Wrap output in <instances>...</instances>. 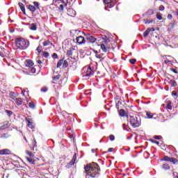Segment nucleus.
Instances as JSON below:
<instances>
[{"label":"nucleus","mask_w":178,"mask_h":178,"mask_svg":"<svg viewBox=\"0 0 178 178\" xmlns=\"http://www.w3.org/2000/svg\"><path fill=\"white\" fill-rule=\"evenodd\" d=\"M86 178L98 177L99 175V166L97 163L88 164L85 168Z\"/></svg>","instance_id":"f257e3e1"},{"label":"nucleus","mask_w":178,"mask_h":178,"mask_svg":"<svg viewBox=\"0 0 178 178\" xmlns=\"http://www.w3.org/2000/svg\"><path fill=\"white\" fill-rule=\"evenodd\" d=\"M99 41V45L100 46V48L103 52H108V50L109 49V47H108V44H109L110 40L106 35L102 36V38L98 40Z\"/></svg>","instance_id":"f03ea898"},{"label":"nucleus","mask_w":178,"mask_h":178,"mask_svg":"<svg viewBox=\"0 0 178 178\" xmlns=\"http://www.w3.org/2000/svg\"><path fill=\"white\" fill-rule=\"evenodd\" d=\"M16 45L18 49H26L29 48V42H26L23 38H19L16 40Z\"/></svg>","instance_id":"7ed1b4c3"},{"label":"nucleus","mask_w":178,"mask_h":178,"mask_svg":"<svg viewBox=\"0 0 178 178\" xmlns=\"http://www.w3.org/2000/svg\"><path fill=\"white\" fill-rule=\"evenodd\" d=\"M129 120L132 127L136 128L141 126V118L140 117L130 115Z\"/></svg>","instance_id":"20e7f679"},{"label":"nucleus","mask_w":178,"mask_h":178,"mask_svg":"<svg viewBox=\"0 0 178 178\" xmlns=\"http://www.w3.org/2000/svg\"><path fill=\"white\" fill-rule=\"evenodd\" d=\"M82 77H92L94 76V70L90 66H86L82 69Z\"/></svg>","instance_id":"39448f33"},{"label":"nucleus","mask_w":178,"mask_h":178,"mask_svg":"<svg viewBox=\"0 0 178 178\" xmlns=\"http://www.w3.org/2000/svg\"><path fill=\"white\" fill-rule=\"evenodd\" d=\"M77 159V156L76 155V154H74L72 159L71 160V161L70 163H68L65 168H67V169H70V168H72V165H74V163H76V160Z\"/></svg>","instance_id":"423d86ee"},{"label":"nucleus","mask_w":178,"mask_h":178,"mask_svg":"<svg viewBox=\"0 0 178 178\" xmlns=\"http://www.w3.org/2000/svg\"><path fill=\"white\" fill-rule=\"evenodd\" d=\"M104 2L108 8H113L116 5V0H104Z\"/></svg>","instance_id":"0eeeda50"},{"label":"nucleus","mask_w":178,"mask_h":178,"mask_svg":"<svg viewBox=\"0 0 178 178\" xmlns=\"http://www.w3.org/2000/svg\"><path fill=\"white\" fill-rule=\"evenodd\" d=\"M86 38L88 42H90V44H94V42L97 41V38L91 35H86Z\"/></svg>","instance_id":"6e6552de"},{"label":"nucleus","mask_w":178,"mask_h":178,"mask_svg":"<svg viewBox=\"0 0 178 178\" xmlns=\"http://www.w3.org/2000/svg\"><path fill=\"white\" fill-rule=\"evenodd\" d=\"M76 40L79 45H83V44H86V38L83 36H79Z\"/></svg>","instance_id":"1a4fd4ad"},{"label":"nucleus","mask_w":178,"mask_h":178,"mask_svg":"<svg viewBox=\"0 0 178 178\" xmlns=\"http://www.w3.org/2000/svg\"><path fill=\"white\" fill-rule=\"evenodd\" d=\"M67 13L70 15V16H72V17H74V16H76V10L72 8H70L67 10Z\"/></svg>","instance_id":"9d476101"},{"label":"nucleus","mask_w":178,"mask_h":178,"mask_svg":"<svg viewBox=\"0 0 178 178\" xmlns=\"http://www.w3.org/2000/svg\"><path fill=\"white\" fill-rule=\"evenodd\" d=\"M26 122L28 123V127L30 128V129H34V125L33 124V121L31 120V118H26Z\"/></svg>","instance_id":"9b49d317"},{"label":"nucleus","mask_w":178,"mask_h":178,"mask_svg":"<svg viewBox=\"0 0 178 178\" xmlns=\"http://www.w3.org/2000/svg\"><path fill=\"white\" fill-rule=\"evenodd\" d=\"M10 154V151L8 149H3L0 150V155H8Z\"/></svg>","instance_id":"f8f14e48"},{"label":"nucleus","mask_w":178,"mask_h":178,"mask_svg":"<svg viewBox=\"0 0 178 178\" xmlns=\"http://www.w3.org/2000/svg\"><path fill=\"white\" fill-rule=\"evenodd\" d=\"M15 101L18 106H22V105H23V99H22V98H17Z\"/></svg>","instance_id":"ddd939ff"},{"label":"nucleus","mask_w":178,"mask_h":178,"mask_svg":"<svg viewBox=\"0 0 178 178\" xmlns=\"http://www.w3.org/2000/svg\"><path fill=\"white\" fill-rule=\"evenodd\" d=\"M9 95L11 99L16 101V99H17L16 97H17V94H16L15 92H10Z\"/></svg>","instance_id":"4468645a"},{"label":"nucleus","mask_w":178,"mask_h":178,"mask_svg":"<svg viewBox=\"0 0 178 178\" xmlns=\"http://www.w3.org/2000/svg\"><path fill=\"white\" fill-rule=\"evenodd\" d=\"M25 65L27 66V67H31V66L34 65V63L31 60H26Z\"/></svg>","instance_id":"2eb2a0df"},{"label":"nucleus","mask_w":178,"mask_h":178,"mask_svg":"<svg viewBox=\"0 0 178 178\" xmlns=\"http://www.w3.org/2000/svg\"><path fill=\"white\" fill-rule=\"evenodd\" d=\"M8 127L9 123L6 122L0 127V130H5V129H8Z\"/></svg>","instance_id":"dca6fc26"},{"label":"nucleus","mask_w":178,"mask_h":178,"mask_svg":"<svg viewBox=\"0 0 178 178\" xmlns=\"http://www.w3.org/2000/svg\"><path fill=\"white\" fill-rule=\"evenodd\" d=\"M19 6L24 15H26V8L24 7V4H23V3H19Z\"/></svg>","instance_id":"f3484780"},{"label":"nucleus","mask_w":178,"mask_h":178,"mask_svg":"<svg viewBox=\"0 0 178 178\" xmlns=\"http://www.w3.org/2000/svg\"><path fill=\"white\" fill-rule=\"evenodd\" d=\"M30 30L32 31H35L37 30V24L33 23L29 26Z\"/></svg>","instance_id":"a211bd4d"},{"label":"nucleus","mask_w":178,"mask_h":178,"mask_svg":"<svg viewBox=\"0 0 178 178\" xmlns=\"http://www.w3.org/2000/svg\"><path fill=\"white\" fill-rule=\"evenodd\" d=\"M28 9L30 10V12L34 13L35 10H37V8L35 6L30 4L28 7Z\"/></svg>","instance_id":"6ab92c4d"},{"label":"nucleus","mask_w":178,"mask_h":178,"mask_svg":"<svg viewBox=\"0 0 178 178\" xmlns=\"http://www.w3.org/2000/svg\"><path fill=\"white\" fill-rule=\"evenodd\" d=\"M26 160L28 161V162H29V163H31L32 165H34V163H35V160H34V159L31 157H26Z\"/></svg>","instance_id":"aec40b11"},{"label":"nucleus","mask_w":178,"mask_h":178,"mask_svg":"<svg viewBox=\"0 0 178 178\" xmlns=\"http://www.w3.org/2000/svg\"><path fill=\"white\" fill-rule=\"evenodd\" d=\"M166 109H168L169 111H172V102L170 101L167 102Z\"/></svg>","instance_id":"412c9836"},{"label":"nucleus","mask_w":178,"mask_h":178,"mask_svg":"<svg viewBox=\"0 0 178 178\" xmlns=\"http://www.w3.org/2000/svg\"><path fill=\"white\" fill-rule=\"evenodd\" d=\"M163 169H164V170H169V169H170V165L168 163H165L163 165Z\"/></svg>","instance_id":"4be33fe9"},{"label":"nucleus","mask_w":178,"mask_h":178,"mask_svg":"<svg viewBox=\"0 0 178 178\" xmlns=\"http://www.w3.org/2000/svg\"><path fill=\"white\" fill-rule=\"evenodd\" d=\"M146 115L147 119H152V118H154V114H152L151 112H147Z\"/></svg>","instance_id":"5701e85b"},{"label":"nucleus","mask_w":178,"mask_h":178,"mask_svg":"<svg viewBox=\"0 0 178 178\" xmlns=\"http://www.w3.org/2000/svg\"><path fill=\"white\" fill-rule=\"evenodd\" d=\"M170 157L165 156L163 159H161V161H165V162H170Z\"/></svg>","instance_id":"b1692460"},{"label":"nucleus","mask_w":178,"mask_h":178,"mask_svg":"<svg viewBox=\"0 0 178 178\" xmlns=\"http://www.w3.org/2000/svg\"><path fill=\"white\" fill-rule=\"evenodd\" d=\"M147 16H152L154 15V10H148L146 13Z\"/></svg>","instance_id":"393cba45"},{"label":"nucleus","mask_w":178,"mask_h":178,"mask_svg":"<svg viewBox=\"0 0 178 178\" xmlns=\"http://www.w3.org/2000/svg\"><path fill=\"white\" fill-rule=\"evenodd\" d=\"M149 33H151V29H147L144 33H143V37H147Z\"/></svg>","instance_id":"a878e982"},{"label":"nucleus","mask_w":178,"mask_h":178,"mask_svg":"<svg viewBox=\"0 0 178 178\" xmlns=\"http://www.w3.org/2000/svg\"><path fill=\"white\" fill-rule=\"evenodd\" d=\"M5 113L8 115V116H9V118L13 115V112H12V111L6 110Z\"/></svg>","instance_id":"bb28decb"},{"label":"nucleus","mask_w":178,"mask_h":178,"mask_svg":"<svg viewBox=\"0 0 178 178\" xmlns=\"http://www.w3.org/2000/svg\"><path fill=\"white\" fill-rule=\"evenodd\" d=\"M52 44V43H51L50 42H49V40H47V41H44V42H43V46L44 47H48V45H51Z\"/></svg>","instance_id":"cd10ccee"},{"label":"nucleus","mask_w":178,"mask_h":178,"mask_svg":"<svg viewBox=\"0 0 178 178\" xmlns=\"http://www.w3.org/2000/svg\"><path fill=\"white\" fill-rule=\"evenodd\" d=\"M33 5H34L35 8H36V10L40 9V3H38L37 1H34Z\"/></svg>","instance_id":"c85d7f7f"},{"label":"nucleus","mask_w":178,"mask_h":178,"mask_svg":"<svg viewBox=\"0 0 178 178\" xmlns=\"http://www.w3.org/2000/svg\"><path fill=\"white\" fill-rule=\"evenodd\" d=\"M170 162H172V163L174 165H176V163H177L178 161L176 158H171Z\"/></svg>","instance_id":"c756f323"},{"label":"nucleus","mask_w":178,"mask_h":178,"mask_svg":"<svg viewBox=\"0 0 178 178\" xmlns=\"http://www.w3.org/2000/svg\"><path fill=\"white\" fill-rule=\"evenodd\" d=\"M126 115V111H124V110L121 109L120 110V115H121L122 117L125 116Z\"/></svg>","instance_id":"7c9ffc66"},{"label":"nucleus","mask_w":178,"mask_h":178,"mask_svg":"<svg viewBox=\"0 0 178 178\" xmlns=\"http://www.w3.org/2000/svg\"><path fill=\"white\" fill-rule=\"evenodd\" d=\"M136 62H137V60L136 58H131L129 60V63H131V65H136Z\"/></svg>","instance_id":"2f4dec72"},{"label":"nucleus","mask_w":178,"mask_h":178,"mask_svg":"<svg viewBox=\"0 0 178 178\" xmlns=\"http://www.w3.org/2000/svg\"><path fill=\"white\" fill-rule=\"evenodd\" d=\"M69 65V63H67V61L65 60H64L63 63V67H64V69H66V67Z\"/></svg>","instance_id":"473e14b6"},{"label":"nucleus","mask_w":178,"mask_h":178,"mask_svg":"<svg viewBox=\"0 0 178 178\" xmlns=\"http://www.w3.org/2000/svg\"><path fill=\"white\" fill-rule=\"evenodd\" d=\"M63 63V60L61 59L57 63V67H60Z\"/></svg>","instance_id":"72a5a7b5"},{"label":"nucleus","mask_w":178,"mask_h":178,"mask_svg":"<svg viewBox=\"0 0 178 178\" xmlns=\"http://www.w3.org/2000/svg\"><path fill=\"white\" fill-rule=\"evenodd\" d=\"M60 78V75H56V76H53V80L54 81H56L59 80Z\"/></svg>","instance_id":"f704fd0d"},{"label":"nucleus","mask_w":178,"mask_h":178,"mask_svg":"<svg viewBox=\"0 0 178 178\" xmlns=\"http://www.w3.org/2000/svg\"><path fill=\"white\" fill-rule=\"evenodd\" d=\"M60 3L63 4L64 6H67V0H61V1H60Z\"/></svg>","instance_id":"c9c22d12"},{"label":"nucleus","mask_w":178,"mask_h":178,"mask_svg":"<svg viewBox=\"0 0 178 178\" xmlns=\"http://www.w3.org/2000/svg\"><path fill=\"white\" fill-rule=\"evenodd\" d=\"M170 84L172 86H173L174 87H176V86H177V82H176V81L171 80L170 81Z\"/></svg>","instance_id":"e433bc0d"},{"label":"nucleus","mask_w":178,"mask_h":178,"mask_svg":"<svg viewBox=\"0 0 178 178\" xmlns=\"http://www.w3.org/2000/svg\"><path fill=\"white\" fill-rule=\"evenodd\" d=\"M67 55H68V56H72V55H73V51L72 49L67 50Z\"/></svg>","instance_id":"4c0bfd02"},{"label":"nucleus","mask_w":178,"mask_h":178,"mask_svg":"<svg viewBox=\"0 0 178 178\" xmlns=\"http://www.w3.org/2000/svg\"><path fill=\"white\" fill-rule=\"evenodd\" d=\"M123 130H127V131H129V127L126 125V124H122Z\"/></svg>","instance_id":"58836bf2"},{"label":"nucleus","mask_w":178,"mask_h":178,"mask_svg":"<svg viewBox=\"0 0 178 178\" xmlns=\"http://www.w3.org/2000/svg\"><path fill=\"white\" fill-rule=\"evenodd\" d=\"M43 56L44 58H48V56H49V53H48L47 51H44Z\"/></svg>","instance_id":"ea45409f"},{"label":"nucleus","mask_w":178,"mask_h":178,"mask_svg":"<svg viewBox=\"0 0 178 178\" xmlns=\"http://www.w3.org/2000/svg\"><path fill=\"white\" fill-rule=\"evenodd\" d=\"M157 19L159 20H162V15L161 14V13H157Z\"/></svg>","instance_id":"a19ab883"},{"label":"nucleus","mask_w":178,"mask_h":178,"mask_svg":"<svg viewBox=\"0 0 178 178\" xmlns=\"http://www.w3.org/2000/svg\"><path fill=\"white\" fill-rule=\"evenodd\" d=\"M29 108H35V104H34V102H31L29 103Z\"/></svg>","instance_id":"79ce46f5"},{"label":"nucleus","mask_w":178,"mask_h":178,"mask_svg":"<svg viewBox=\"0 0 178 178\" xmlns=\"http://www.w3.org/2000/svg\"><path fill=\"white\" fill-rule=\"evenodd\" d=\"M109 140H110L111 141H115V136H113V135H110V136H109Z\"/></svg>","instance_id":"37998d69"},{"label":"nucleus","mask_w":178,"mask_h":178,"mask_svg":"<svg viewBox=\"0 0 178 178\" xmlns=\"http://www.w3.org/2000/svg\"><path fill=\"white\" fill-rule=\"evenodd\" d=\"M53 59H58V54L56 53H54L52 54Z\"/></svg>","instance_id":"c03bdc74"},{"label":"nucleus","mask_w":178,"mask_h":178,"mask_svg":"<svg viewBox=\"0 0 178 178\" xmlns=\"http://www.w3.org/2000/svg\"><path fill=\"white\" fill-rule=\"evenodd\" d=\"M152 143H154V144H157V145H159V141H156L154 139H151Z\"/></svg>","instance_id":"a18cd8bd"},{"label":"nucleus","mask_w":178,"mask_h":178,"mask_svg":"<svg viewBox=\"0 0 178 178\" xmlns=\"http://www.w3.org/2000/svg\"><path fill=\"white\" fill-rule=\"evenodd\" d=\"M42 92H47L48 91V88H43L41 89Z\"/></svg>","instance_id":"49530a36"},{"label":"nucleus","mask_w":178,"mask_h":178,"mask_svg":"<svg viewBox=\"0 0 178 178\" xmlns=\"http://www.w3.org/2000/svg\"><path fill=\"white\" fill-rule=\"evenodd\" d=\"M26 155H29V156H33V153L29 151H26Z\"/></svg>","instance_id":"de8ad7c7"},{"label":"nucleus","mask_w":178,"mask_h":178,"mask_svg":"<svg viewBox=\"0 0 178 178\" xmlns=\"http://www.w3.org/2000/svg\"><path fill=\"white\" fill-rule=\"evenodd\" d=\"M159 10L161 11H163L165 10V6H160L159 8Z\"/></svg>","instance_id":"09e8293b"},{"label":"nucleus","mask_w":178,"mask_h":178,"mask_svg":"<svg viewBox=\"0 0 178 178\" xmlns=\"http://www.w3.org/2000/svg\"><path fill=\"white\" fill-rule=\"evenodd\" d=\"M165 65H169V63H172V60H169L168 59L165 60Z\"/></svg>","instance_id":"8fccbe9b"},{"label":"nucleus","mask_w":178,"mask_h":178,"mask_svg":"<svg viewBox=\"0 0 178 178\" xmlns=\"http://www.w3.org/2000/svg\"><path fill=\"white\" fill-rule=\"evenodd\" d=\"M36 51L38 52V54H41V47L40 46L38 47V48L36 49Z\"/></svg>","instance_id":"3c124183"},{"label":"nucleus","mask_w":178,"mask_h":178,"mask_svg":"<svg viewBox=\"0 0 178 178\" xmlns=\"http://www.w3.org/2000/svg\"><path fill=\"white\" fill-rule=\"evenodd\" d=\"M114 150H115L114 148L110 147V148H108V152H113Z\"/></svg>","instance_id":"603ef678"},{"label":"nucleus","mask_w":178,"mask_h":178,"mask_svg":"<svg viewBox=\"0 0 178 178\" xmlns=\"http://www.w3.org/2000/svg\"><path fill=\"white\" fill-rule=\"evenodd\" d=\"M171 72H173V73H175V74H177V71H176V70H175L174 68H170Z\"/></svg>","instance_id":"864d4df0"},{"label":"nucleus","mask_w":178,"mask_h":178,"mask_svg":"<svg viewBox=\"0 0 178 178\" xmlns=\"http://www.w3.org/2000/svg\"><path fill=\"white\" fill-rule=\"evenodd\" d=\"M54 3H56V2H58V3H60V2H62V0H53Z\"/></svg>","instance_id":"5fc2aeb1"},{"label":"nucleus","mask_w":178,"mask_h":178,"mask_svg":"<svg viewBox=\"0 0 178 178\" xmlns=\"http://www.w3.org/2000/svg\"><path fill=\"white\" fill-rule=\"evenodd\" d=\"M168 19H169L170 20H172V16L171 14H168L167 16Z\"/></svg>","instance_id":"6e6d98bb"},{"label":"nucleus","mask_w":178,"mask_h":178,"mask_svg":"<svg viewBox=\"0 0 178 178\" xmlns=\"http://www.w3.org/2000/svg\"><path fill=\"white\" fill-rule=\"evenodd\" d=\"M154 138H155V140H161V136H155L154 137Z\"/></svg>","instance_id":"4d7b16f0"},{"label":"nucleus","mask_w":178,"mask_h":178,"mask_svg":"<svg viewBox=\"0 0 178 178\" xmlns=\"http://www.w3.org/2000/svg\"><path fill=\"white\" fill-rule=\"evenodd\" d=\"M95 57H96L97 59H101V55H99V54H97L95 55Z\"/></svg>","instance_id":"13d9d810"},{"label":"nucleus","mask_w":178,"mask_h":178,"mask_svg":"<svg viewBox=\"0 0 178 178\" xmlns=\"http://www.w3.org/2000/svg\"><path fill=\"white\" fill-rule=\"evenodd\" d=\"M172 97H177V93L176 92H172Z\"/></svg>","instance_id":"bf43d9fd"},{"label":"nucleus","mask_w":178,"mask_h":178,"mask_svg":"<svg viewBox=\"0 0 178 178\" xmlns=\"http://www.w3.org/2000/svg\"><path fill=\"white\" fill-rule=\"evenodd\" d=\"M31 72L32 73H35V68L32 67V68L31 69Z\"/></svg>","instance_id":"052dcab7"},{"label":"nucleus","mask_w":178,"mask_h":178,"mask_svg":"<svg viewBox=\"0 0 178 178\" xmlns=\"http://www.w3.org/2000/svg\"><path fill=\"white\" fill-rule=\"evenodd\" d=\"M154 22L153 20H149V22H145V24H149Z\"/></svg>","instance_id":"680f3d73"},{"label":"nucleus","mask_w":178,"mask_h":178,"mask_svg":"<svg viewBox=\"0 0 178 178\" xmlns=\"http://www.w3.org/2000/svg\"><path fill=\"white\" fill-rule=\"evenodd\" d=\"M0 56H1V58H5V54H3L2 52H0Z\"/></svg>","instance_id":"e2e57ef3"},{"label":"nucleus","mask_w":178,"mask_h":178,"mask_svg":"<svg viewBox=\"0 0 178 178\" xmlns=\"http://www.w3.org/2000/svg\"><path fill=\"white\" fill-rule=\"evenodd\" d=\"M147 30H150V31H155V29L154 28H149V29H147Z\"/></svg>","instance_id":"0e129e2a"},{"label":"nucleus","mask_w":178,"mask_h":178,"mask_svg":"<svg viewBox=\"0 0 178 178\" xmlns=\"http://www.w3.org/2000/svg\"><path fill=\"white\" fill-rule=\"evenodd\" d=\"M37 63H38V65H41L42 63V61H41V60H38Z\"/></svg>","instance_id":"69168bd1"},{"label":"nucleus","mask_w":178,"mask_h":178,"mask_svg":"<svg viewBox=\"0 0 178 178\" xmlns=\"http://www.w3.org/2000/svg\"><path fill=\"white\" fill-rule=\"evenodd\" d=\"M91 151L93 154H95V152H97L95 149H92Z\"/></svg>","instance_id":"338daca9"},{"label":"nucleus","mask_w":178,"mask_h":178,"mask_svg":"<svg viewBox=\"0 0 178 178\" xmlns=\"http://www.w3.org/2000/svg\"><path fill=\"white\" fill-rule=\"evenodd\" d=\"M63 6H65L63 4L60 5V8L62 9V10H63Z\"/></svg>","instance_id":"774afa93"}]
</instances>
